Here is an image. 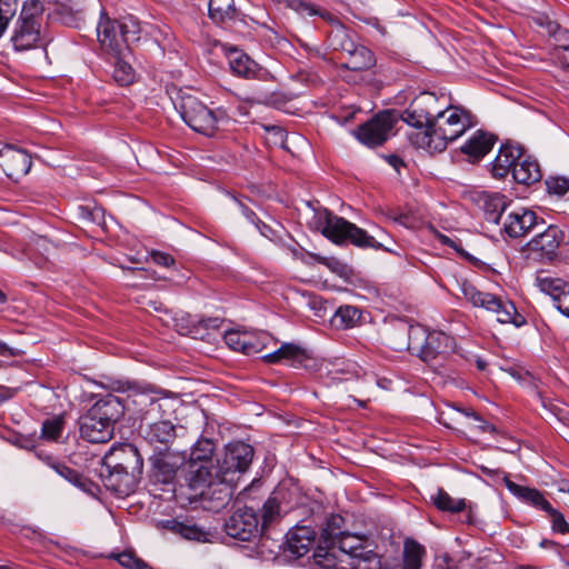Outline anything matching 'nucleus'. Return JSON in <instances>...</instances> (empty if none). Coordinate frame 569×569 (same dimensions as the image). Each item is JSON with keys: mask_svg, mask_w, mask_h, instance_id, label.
Wrapping results in <instances>:
<instances>
[{"mask_svg": "<svg viewBox=\"0 0 569 569\" xmlns=\"http://www.w3.org/2000/svg\"><path fill=\"white\" fill-rule=\"evenodd\" d=\"M141 420L143 437L154 451L170 449L174 441L176 426L171 421L174 402L156 390L136 392L132 399Z\"/></svg>", "mask_w": 569, "mask_h": 569, "instance_id": "obj_1", "label": "nucleus"}, {"mask_svg": "<svg viewBox=\"0 0 569 569\" xmlns=\"http://www.w3.org/2000/svg\"><path fill=\"white\" fill-rule=\"evenodd\" d=\"M473 124L470 111L450 104L445 110L438 109L429 128L410 132L409 140L416 148L430 153L442 152L449 142L460 138Z\"/></svg>", "mask_w": 569, "mask_h": 569, "instance_id": "obj_2", "label": "nucleus"}, {"mask_svg": "<svg viewBox=\"0 0 569 569\" xmlns=\"http://www.w3.org/2000/svg\"><path fill=\"white\" fill-rule=\"evenodd\" d=\"M124 406L119 397L108 395L80 418V435L93 443L108 442L113 437L114 423L122 417Z\"/></svg>", "mask_w": 569, "mask_h": 569, "instance_id": "obj_3", "label": "nucleus"}, {"mask_svg": "<svg viewBox=\"0 0 569 569\" xmlns=\"http://www.w3.org/2000/svg\"><path fill=\"white\" fill-rule=\"evenodd\" d=\"M173 103L182 120L192 130L208 137H212L230 121L224 108L210 109L196 96L187 92H179Z\"/></svg>", "mask_w": 569, "mask_h": 569, "instance_id": "obj_4", "label": "nucleus"}, {"mask_svg": "<svg viewBox=\"0 0 569 569\" xmlns=\"http://www.w3.org/2000/svg\"><path fill=\"white\" fill-rule=\"evenodd\" d=\"M253 448L242 441L230 442L226 446L223 456L217 460L216 479L222 488L219 489V507H223L231 498V486L239 475L246 472L253 459Z\"/></svg>", "mask_w": 569, "mask_h": 569, "instance_id": "obj_5", "label": "nucleus"}, {"mask_svg": "<svg viewBox=\"0 0 569 569\" xmlns=\"http://www.w3.org/2000/svg\"><path fill=\"white\" fill-rule=\"evenodd\" d=\"M316 224L326 238L337 244L350 242L360 248H382V244L373 236L345 218L333 214L328 209L317 211Z\"/></svg>", "mask_w": 569, "mask_h": 569, "instance_id": "obj_6", "label": "nucleus"}, {"mask_svg": "<svg viewBox=\"0 0 569 569\" xmlns=\"http://www.w3.org/2000/svg\"><path fill=\"white\" fill-rule=\"evenodd\" d=\"M138 28L134 22L130 24L111 20L101 13L99 23L97 26V36L101 49L113 57L124 56L129 51V42L137 38Z\"/></svg>", "mask_w": 569, "mask_h": 569, "instance_id": "obj_7", "label": "nucleus"}, {"mask_svg": "<svg viewBox=\"0 0 569 569\" xmlns=\"http://www.w3.org/2000/svg\"><path fill=\"white\" fill-rule=\"evenodd\" d=\"M40 12L41 6L38 0H28L23 3L11 34V42L17 51L30 50L40 43Z\"/></svg>", "mask_w": 569, "mask_h": 569, "instance_id": "obj_8", "label": "nucleus"}, {"mask_svg": "<svg viewBox=\"0 0 569 569\" xmlns=\"http://www.w3.org/2000/svg\"><path fill=\"white\" fill-rule=\"evenodd\" d=\"M408 342L406 348L417 355L425 362L435 360L438 356L447 353L453 347L450 336L441 331L427 332L420 326H410L407 329Z\"/></svg>", "mask_w": 569, "mask_h": 569, "instance_id": "obj_9", "label": "nucleus"}, {"mask_svg": "<svg viewBox=\"0 0 569 569\" xmlns=\"http://www.w3.org/2000/svg\"><path fill=\"white\" fill-rule=\"evenodd\" d=\"M463 297L473 306L492 311L501 323H512L517 327L523 323V318L517 312L515 305L498 296L478 290L472 283L461 284Z\"/></svg>", "mask_w": 569, "mask_h": 569, "instance_id": "obj_10", "label": "nucleus"}, {"mask_svg": "<svg viewBox=\"0 0 569 569\" xmlns=\"http://www.w3.org/2000/svg\"><path fill=\"white\" fill-rule=\"evenodd\" d=\"M397 117L392 111H383L361 124L355 136L362 144L373 148L385 143L392 134Z\"/></svg>", "mask_w": 569, "mask_h": 569, "instance_id": "obj_11", "label": "nucleus"}, {"mask_svg": "<svg viewBox=\"0 0 569 569\" xmlns=\"http://www.w3.org/2000/svg\"><path fill=\"white\" fill-rule=\"evenodd\" d=\"M103 466L110 469L124 470L140 479L143 471V459L138 448L132 443L112 446L102 458Z\"/></svg>", "mask_w": 569, "mask_h": 569, "instance_id": "obj_12", "label": "nucleus"}, {"mask_svg": "<svg viewBox=\"0 0 569 569\" xmlns=\"http://www.w3.org/2000/svg\"><path fill=\"white\" fill-rule=\"evenodd\" d=\"M224 531L241 541H250L263 532L256 510L249 507L237 509L226 521Z\"/></svg>", "mask_w": 569, "mask_h": 569, "instance_id": "obj_13", "label": "nucleus"}, {"mask_svg": "<svg viewBox=\"0 0 569 569\" xmlns=\"http://www.w3.org/2000/svg\"><path fill=\"white\" fill-rule=\"evenodd\" d=\"M438 98L432 92H422L416 97L402 112V120L415 128L413 131L426 130L435 119Z\"/></svg>", "mask_w": 569, "mask_h": 569, "instance_id": "obj_14", "label": "nucleus"}, {"mask_svg": "<svg viewBox=\"0 0 569 569\" xmlns=\"http://www.w3.org/2000/svg\"><path fill=\"white\" fill-rule=\"evenodd\" d=\"M150 462L152 479L156 482L168 485L174 481L178 470L186 462V456L178 451L160 448L159 451H154Z\"/></svg>", "mask_w": 569, "mask_h": 569, "instance_id": "obj_15", "label": "nucleus"}, {"mask_svg": "<svg viewBox=\"0 0 569 569\" xmlns=\"http://www.w3.org/2000/svg\"><path fill=\"white\" fill-rule=\"evenodd\" d=\"M262 360L267 363H277L287 361L289 366L300 369H313L316 360L311 358L307 350L295 343H283L273 352L262 356Z\"/></svg>", "mask_w": 569, "mask_h": 569, "instance_id": "obj_16", "label": "nucleus"}, {"mask_svg": "<svg viewBox=\"0 0 569 569\" xmlns=\"http://www.w3.org/2000/svg\"><path fill=\"white\" fill-rule=\"evenodd\" d=\"M31 164V157L26 151L9 144L0 149V167L7 177L18 180L29 172Z\"/></svg>", "mask_w": 569, "mask_h": 569, "instance_id": "obj_17", "label": "nucleus"}, {"mask_svg": "<svg viewBox=\"0 0 569 569\" xmlns=\"http://www.w3.org/2000/svg\"><path fill=\"white\" fill-rule=\"evenodd\" d=\"M100 478L103 486L111 492L118 496H129L137 488L139 478L124 472V470L110 469L107 466H101Z\"/></svg>", "mask_w": 569, "mask_h": 569, "instance_id": "obj_18", "label": "nucleus"}, {"mask_svg": "<svg viewBox=\"0 0 569 569\" xmlns=\"http://www.w3.org/2000/svg\"><path fill=\"white\" fill-rule=\"evenodd\" d=\"M538 223L539 219L535 211L520 208L508 213L503 230L509 237L519 238L529 233Z\"/></svg>", "mask_w": 569, "mask_h": 569, "instance_id": "obj_19", "label": "nucleus"}, {"mask_svg": "<svg viewBox=\"0 0 569 569\" xmlns=\"http://www.w3.org/2000/svg\"><path fill=\"white\" fill-rule=\"evenodd\" d=\"M563 239V230L557 224H550L528 242V248L543 257L552 258Z\"/></svg>", "mask_w": 569, "mask_h": 569, "instance_id": "obj_20", "label": "nucleus"}, {"mask_svg": "<svg viewBox=\"0 0 569 569\" xmlns=\"http://www.w3.org/2000/svg\"><path fill=\"white\" fill-rule=\"evenodd\" d=\"M461 417L472 418L478 425L476 426L481 432H495L496 428L482 419L472 409H460L455 406L450 407L449 411H442L440 413V421L447 428L458 430L462 425L460 421Z\"/></svg>", "mask_w": 569, "mask_h": 569, "instance_id": "obj_21", "label": "nucleus"}, {"mask_svg": "<svg viewBox=\"0 0 569 569\" xmlns=\"http://www.w3.org/2000/svg\"><path fill=\"white\" fill-rule=\"evenodd\" d=\"M540 288L551 297L556 308L569 317V282L560 278H543L540 280Z\"/></svg>", "mask_w": 569, "mask_h": 569, "instance_id": "obj_22", "label": "nucleus"}, {"mask_svg": "<svg viewBox=\"0 0 569 569\" xmlns=\"http://www.w3.org/2000/svg\"><path fill=\"white\" fill-rule=\"evenodd\" d=\"M330 545L331 552L326 553V559L330 556L336 557L335 551L338 550L341 553V560H350L351 557L369 548L363 537L350 532L342 533Z\"/></svg>", "mask_w": 569, "mask_h": 569, "instance_id": "obj_23", "label": "nucleus"}, {"mask_svg": "<svg viewBox=\"0 0 569 569\" xmlns=\"http://www.w3.org/2000/svg\"><path fill=\"white\" fill-rule=\"evenodd\" d=\"M316 533L310 527H297L288 533V551L300 558L306 556L313 547Z\"/></svg>", "mask_w": 569, "mask_h": 569, "instance_id": "obj_24", "label": "nucleus"}, {"mask_svg": "<svg viewBox=\"0 0 569 569\" xmlns=\"http://www.w3.org/2000/svg\"><path fill=\"white\" fill-rule=\"evenodd\" d=\"M231 72L238 77L251 79L258 78L261 68L247 53L238 49H231L227 54Z\"/></svg>", "mask_w": 569, "mask_h": 569, "instance_id": "obj_25", "label": "nucleus"}, {"mask_svg": "<svg viewBox=\"0 0 569 569\" xmlns=\"http://www.w3.org/2000/svg\"><path fill=\"white\" fill-rule=\"evenodd\" d=\"M495 142L493 134L478 130L461 146V152L472 160H479L492 149Z\"/></svg>", "mask_w": 569, "mask_h": 569, "instance_id": "obj_26", "label": "nucleus"}, {"mask_svg": "<svg viewBox=\"0 0 569 569\" xmlns=\"http://www.w3.org/2000/svg\"><path fill=\"white\" fill-rule=\"evenodd\" d=\"M521 149L511 144H503L499 149L492 162L491 172L495 178L502 179L513 170L517 160L520 159Z\"/></svg>", "mask_w": 569, "mask_h": 569, "instance_id": "obj_27", "label": "nucleus"}, {"mask_svg": "<svg viewBox=\"0 0 569 569\" xmlns=\"http://www.w3.org/2000/svg\"><path fill=\"white\" fill-rule=\"evenodd\" d=\"M284 491L282 489L274 490L271 496L264 501L261 508L260 527L266 531L269 526L280 520L283 510Z\"/></svg>", "mask_w": 569, "mask_h": 569, "instance_id": "obj_28", "label": "nucleus"}, {"mask_svg": "<svg viewBox=\"0 0 569 569\" xmlns=\"http://www.w3.org/2000/svg\"><path fill=\"white\" fill-rule=\"evenodd\" d=\"M512 177L518 183L532 184L541 179L540 167L536 160L521 154L513 166Z\"/></svg>", "mask_w": 569, "mask_h": 569, "instance_id": "obj_29", "label": "nucleus"}, {"mask_svg": "<svg viewBox=\"0 0 569 569\" xmlns=\"http://www.w3.org/2000/svg\"><path fill=\"white\" fill-rule=\"evenodd\" d=\"M505 483L507 489L521 500L532 505L533 507L540 508L546 512L549 509L551 510L550 502L543 497V495L539 490L520 486L509 480L508 478H505Z\"/></svg>", "mask_w": 569, "mask_h": 569, "instance_id": "obj_30", "label": "nucleus"}, {"mask_svg": "<svg viewBox=\"0 0 569 569\" xmlns=\"http://www.w3.org/2000/svg\"><path fill=\"white\" fill-rule=\"evenodd\" d=\"M189 486L193 490H200L202 496L210 495L214 480L210 469L203 465L196 462V466L189 463Z\"/></svg>", "mask_w": 569, "mask_h": 569, "instance_id": "obj_31", "label": "nucleus"}, {"mask_svg": "<svg viewBox=\"0 0 569 569\" xmlns=\"http://www.w3.org/2000/svg\"><path fill=\"white\" fill-rule=\"evenodd\" d=\"M51 467L60 477L72 483L74 487L84 492L93 493V489L96 487L94 483L78 470H74L61 462H52Z\"/></svg>", "mask_w": 569, "mask_h": 569, "instance_id": "obj_32", "label": "nucleus"}, {"mask_svg": "<svg viewBox=\"0 0 569 569\" xmlns=\"http://www.w3.org/2000/svg\"><path fill=\"white\" fill-rule=\"evenodd\" d=\"M506 208L507 201L503 194L496 192L483 197V211L487 221L498 224Z\"/></svg>", "mask_w": 569, "mask_h": 569, "instance_id": "obj_33", "label": "nucleus"}, {"mask_svg": "<svg viewBox=\"0 0 569 569\" xmlns=\"http://www.w3.org/2000/svg\"><path fill=\"white\" fill-rule=\"evenodd\" d=\"M208 11L210 19L216 23H224L236 14L233 0H209Z\"/></svg>", "mask_w": 569, "mask_h": 569, "instance_id": "obj_34", "label": "nucleus"}, {"mask_svg": "<svg viewBox=\"0 0 569 569\" xmlns=\"http://www.w3.org/2000/svg\"><path fill=\"white\" fill-rule=\"evenodd\" d=\"M373 62L372 52L363 46H357L353 50L349 51V57L345 62V67L353 71L366 70L370 68Z\"/></svg>", "mask_w": 569, "mask_h": 569, "instance_id": "obj_35", "label": "nucleus"}, {"mask_svg": "<svg viewBox=\"0 0 569 569\" xmlns=\"http://www.w3.org/2000/svg\"><path fill=\"white\" fill-rule=\"evenodd\" d=\"M348 565L349 569H381L379 556L370 548L351 557L350 560H340Z\"/></svg>", "mask_w": 569, "mask_h": 569, "instance_id": "obj_36", "label": "nucleus"}, {"mask_svg": "<svg viewBox=\"0 0 569 569\" xmlns=\"http://www.w3.org/2000/svg\"><path fill=\"white\" fill-rule=\"evenodd\" d=\"M360 319V311L352 306H342L338 308L332 317V325L337 329L352 328Z\"/></svg>", "mask_w": 569, "mask_h": 569, "instance_id": "obj_37", "label": "nucleus"}, {"mask_svg": "<svg viewBox=\"0 0 569 569\" xmlns=\"http://www.w3.org/2000/svg\"><path fill=\"white\" fill-rule=\"evenodd\" d=\"M435 506L441 511L457 513L466 508L465 499H455L443 489H439L435 496L431 497Z\"/></svg>", "mask_w": 569, "mask_h": 569, "instance_id": "obj_38", "label": "nucleus"}, {"mask_svg": "<svg viewBox=\"0 0 569 569\" xmlns=\"http://www.w3.org/2000/svg\"><path fill=\"white\" fill-rule=\"evenodd\" d=\"M425 548L413 540H407L403 549L402 569H420Z\"/></svg>", "mask_w": 569, "mask_h": 569, "instance_id": "obj_39", "label": "nucleus"}, {"mask_svg": "<svg viewBox=\"0 0 569 569\" xmlns=\"http://www.w3.org/2000/svg\"><path fill=\"white\" fill-rule=\"evenodd\" d=\"M124 56L114 57L116 63L112 72V77L120 86H129L133 83L136 79V72L133 68L123 59Z\"/></svg>", "mask_w": 569, "mask_h": 569, "instance_id": "obj_40", "label": "nucleus"}, {"mask_svg": "<svg viewBox=\"0 0 569 569\" xmlns=\"http://www.w3.org/2000/svg\"><path fill=\"white\" fill-rule=\"evenodd\" d=\"M214 451V443L209 439H201L196 442L190 452L191 466L209 462Z\"/></svg>", "mask_w": 569, "mask_h": 569, "instance_id": "obj_41", "label": "nucleus"}, {"mask_svg": "<svg viewBox=\"0 0 569 569\" xmlns=\"http://www.w3.org/2000/svg\"><path fill=\"white\" fill-rule=\"evenodd\" d=\"M64 429V419L62 416H54L46 419L41 428V438L50 441H57Z\"/></svg>", "mask_w": 569, "mask_h": 569, "instance_id": "obj_42", "label": "nucleus"}, {"mask_svg": "<svg viewBox=\"0 0 569 569\" xmlns=\"http://www.w3.org/2000/svg\"><path fill=\"white\" fill-rule=\"evenodd\" d=\"M173 529L177 533H179L182 538L194 541H207L208 532L204 531L197 525H187L182 522H177L173 526Z\"/></svg>", "mask_w": 569, "mask_h": 569, "instance_id": "obj_43", "label": "nucleus"}, {"mask_svg": "<svg viewBox=\"0 0 569 569\" xmlns=\"http://www.w3.org/2000/svg\"><path fill=\"white\" fill-rule=\"evenodd\" d=\"M247 342L250 343L246 352L248 356L261 352L272 341V337L267 332L247 331Z\"/></svg>", "mask_w": 569, "mask_h": 569, "instance_id": "obj_44", "label": "nucleus"}, {"mask_svg": "<svg viewBox=\"0 0 569 569\" xmlns=\"http://www.w3.org/2000/svg\"><path fill=\"white\" fill-rule=\"evenodd\" d=\"M19 8L18 0H0V38L16 16Z\"/></svg>", "mask_w": 569, "mask_h": 569, "instance_id": "obj_45", "label": "nucleus"}, {"mask_svg": "<svg viewBox=\"0 0 569 569\" xmlns=\"http://www.w3.org/2000/svg\"><path fill=\"white\" fill-rule=\"evenodd\" d=\"M247 331L229 330L224 335V342L230 349L246 355L248 345H250L247 342Z\"/></svg>", "mask_w": 569, "mask_h": 569, "instance_id": "obj_46", "label": "nucleus"}, {"mask_svg": "<svg viewBox=\"0 0 569 569\" xmlns=\"http://www.w3.org/2000/svg\"><path fill=\"white\" fill-rule=\"evenodd\" d=\"M343 518L338 515H332L327 520L326 528L323 529V537L329 543L333 542L338 537L345 533V531L340 530Z\"/></svg>", "mask_w": 569, "mask_h": 569, "instance_id": "obj_47", "label": "nucleus"}, {"mask_svg": "<svg viewBox=\"0 0 569 569\" xmlns=\"http://www.w3.org/2000/svg\"><path fill=\"white\" fill-rule=\"evenodd\" d=\"M545 183L549 194L562 197L569 191V179L566 177H549Z\"/></svg>", "mask_w": 569, "mask_h": 569, "instance_id": "obj_48", "label": "nucleus"}, {"mask_svg": "<svg viewBox=\"0 0 569 569\" xmlns=\"http://www.w3.org/2000/svg\"><path fill=\"white\" fill-rule=\"evenodd\" d=\"M117 559L122 567L128 569H152L147 562L129 551L119 553Z\"/></svg>", "mask_w": 569, "mask_h": 569, "instance_id": "obj_49", "label": "nucleus"}, {"mask_svg": "<svg viewBox=\"0 0 569 569\" xmlns=\"http://www.w3.org/2000/svg\"><path fill=\"white\" fill-rule=\"evenodd\" d=\"M547 512L550 516L552 529L555 531L560 533L569 532V523L566 521L563 515L560 511L551 507V510L549 509Z\"/></svg>", "mask_w": 569, "mask_h": 569, "instance_id": "obj_50", "label": "nucleus"}, {"mask_svg": "<svg viewBox=\"0 0 569 569\" xmlns=\"http://www.w3.org/2000/svg\"><path fill=\"white\" fill-rule=\"evenodd\" d=\"M287 7L307 16H316L318 14V10L309 2H305L302 0H288Z\"/></svg>", "mask_w": 569, "mask_h": 569, "instance_id": "obj_51", "label": "nucleus"}, {"mask_svg": "<svg viewBox=\"0 0 569 569\" xmlns=\"http://www.w3.org/2000/svg\"><path fill=\"white\" fill-rule=\"evenodd\" d=\"M552 56L563 68L569 69V44L556 47L553 49Z\"/></svg>", "mask_w": 569, "mask_h": 569, "instance_id": "obj_52", "label": "nucleus"}, {"mask_svg": "<svg viewBox=\"0 0 569 569\" xmlns=\"http://www.w3.org/2000/svg\"><path fill=\"white\" fill-rule=\"evenodd\" d=\"M152 260L154 263L162 267H170L174 263V259L170 254L160 251L152 253Z\"/></svg>", "mask_w": 569, "mask_h": 569, "instance_id": "obj_53", "label": "nucleus"}, {"mask_svg": "<svg viewBox=\"0 0 569 569\" xmlns=\"http://www.w3.org/2000/svg\"><path fill=\"white\" fill-rule=\"evenodd\" d=\"M198 326L203 327V328H217L219 326V319L218 318L200 319V320H198Z\"/></svg>", "mask_w": 569, "mask_h": 569, "instance_id": "obj_54", "label": "nucleus"}, {"mask_svg": "<svg viewBox=\"0 0 569 569\" xmlns=\"http://www.w3.org/2000/svg\"><path fill=\"white\" fill-rule=\"evenodd\" d=\"M18 352L9 347L6 342L0 340V356L8 357V356H17Z\"/></svg>", "mask_w": 569, "mask_h": 569, "instance_id": "obj_55", "label": "nucleus"}, {"mask_svg": "<svg viewBox=\"0 0 569 569\" xmlns=\"http://www.w3.org/2000/svg\"><path fill=\"white\" fill-rule=\"evenodd\" d=\"M179 332H180L181 335H186V336H188V335L196 336V335H198V333H199V329H198V327L193 323L191 327H186V328H184V327H181V328H179Z\"/></svg>", "mask_w": 569, "mask_h": 569, "instance_id": "obj_56", "label": "nucleus"}, {"mask_svg": "<svg viewBox=\"0 0 569 569\" xmlns=\"http://www.w3.org/2000/svg\"><path fill=\"white\" fill-rule=\"evenodd\" d=\"M388 161L398 172H399L400 168L405 166L402 159H400L397 156H390Z\"/></svg>", "mask_w": 569, "mask_h": 569, "instance_id": "obj_57", "label": "nucleus"}, {"mask_svg": "<svg viewBox=\"0 0 569 569\" xmlns=\"http://www.w3.org/2000/svg\"><path fill=\"white\" fill-rule=\"evenodd\" d=\"M267 130L271 133H273L280 141L283 140L284 138V131L282 128L280 127H277V126H273V127H270V128H267Z\"/></svg>", "mask_w": 569, "mask_h": 569, "instance_id": "obj_58", "label": "nucleus"}, {"mask_svg": "<svg viewBox=\"0 0 569 569\" xmlns=\"http://www.w3.org/2000/svg\"><path fill=\"white\" fill-rule=\"evenodd\" d=\"M16 391H17L16 389L0 387V396L2 397V400L12 398L13 395L16 393Z\"/></svg>", "mask_w": 569, "mask_h": 569, "instance_id": "obj_59", "label": "nucleus"}, {"mask_svg": "<svg viewBox=\"0 0 569 569\" xmlns=\"http://www.w3.org/2000/svg\"><path fill=\"white\" fill-rule=\"evenodd\" d=\"M441 242L443 244H447L451 248H453L455 250H457L458 252H460V249L458 247V244L456 243V241L451 240L450 238H448L447 236H441Z\"/></svg>", "mask_w": 569, "mask_h": 569, "instance_id": "obj_60", "label": "nucleus"}, {"mask_svg": "<svg viewBox=\"0 0 569 569\" xmlns=\"http://www.w3.org/2000/svg\"><path fill=\"white\" fill-rule=\"evenodd\" d=\"M546 26L550 34H555L559 30V26L556 22L547 21Z\"/></svg>", "mask_w": 569, "mask_h": 569, "instance_id": "obj_61", "label": "nucleus"}, {"mask_svg": "<svg viewBox=\"0 0 569 569\" xmlns=\"http://www.w3.org/2000/svg\"><path fill=\"white\" fill-rule=\"evenodd\" d=\"M477 367H478L479 370H485L486 367H487V363H486V361H483L481 359H478L477 360Z\"/></svg>", "mask_w": 569, "mask_h": 569, "instance_id": "obj_62", "label": "nucleus"}, {"mask_svg": "<svg viewBox=\"0 0 569 569\" xmlns=\"http://www.w3.org/2000/svg\"><path fill=\"white\" fill-rule=\"evenodd\" d=\"M6 300H7L6 295L0 290V303L6 302Z\"/></svg>", "mask_w": 569, "mask_h": 569, "instance_id": "obj_63", "label": "nucleus"}, {"mask_svg": "<svg viewBox=\"0 0 569 569\" xmlns=\"http://www.w3.org/2000/svg\"><path fill=\"white\" fill-rule=\"evenodd\" d=\"M244 214L250 218L251 216H254L253 211H250L248 209L244 210Z\"/></svg>", "mask_w": 569, "mask_h": 569, "instance_id": "obj_64", "label": "nucleus"}]
</instances>
